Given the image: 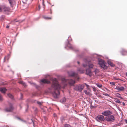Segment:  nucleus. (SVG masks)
<instances>
[{"instance_id":"nucleus-13","label":"nucleus","mask_w":127,"mask_h":127,"mask_svg":"<svg viewBox=\"0 0 127 127\" xmlns=\"http://www.w3.org/2000/svg\"><path fill=\"white\" fill-rule=\"evenodd\" d=\"M6 90L4 88H0V91L1 92L3 93H5Z\"/></svg>"},{"instance_id":"nucleus-6","label":"nucleus","mask_w":127,"mask_h":127,"mask_svg":"<svg viewBox=\"0 0 127 127\" xmlns=\"http://www.w3.org/2000/svg\"><path fill=\"white\" fill-rule=\"evenodd\" d=\"M106 120L108 121H113L114 120V118L113 115H111L106 117Z\"/></svg>"},{"instance_id":"nucleus-36","label":"nucleus","mask_w":127,"mask_h":127,"mask_svg":"<svg viewBox=\"0 0 127 127\" xmlns=\"http://www.w3.org/2000/svg\"><path fill=\"white\" fill-rule=\"evenodd\" d=\"M42 4L43 6L45 5L44 3V0H43V1L42 2Z\"/></svg>"},{"instance_id":"nucleus-17","label":"nucleus","mask_w":127,"mask_h":127,"mask_svg":"<svg viewBox=\"0 0 127 127\" xmlns=\"http://www.w3.org/2000/svg\"><path fill=\"white\" fill-rule=\"evenodd\" d=\"M108 63L109 65H110L111 66L113 67L114 66V64L113 63L110 61H108Z\"/></svg>"},{"instance_id":"nucleus-9","label":"nucleus","mask_w":127,"mask_h":127,"mask_svg":"<svg viewBox=\"0 0 127 127\" xmlns=\"http://www.w3.org/2000/svg\"><path fill=\"white\" fill-rule=\"evenodd\" d=\"M115 89L121 91H123L125 89L123 87H120L118 86H116Z\"/></svg>"},{"instance_id":"nucleus-32","label":"nucleus","mask_w":127,"mask_h":127,"mask_svg":"<svg viewBox=\"0 0 127 127\" xmlns=\"http://www.w3.org/2000/svg\"><path fill=\"white\" fill-rule=\"evenodd\" d=\"M85 85L86 86V87H87V88H88V89H89V86L87 85V84H86V83H85Z\"/></svg>"},{"instance_id":"nucleus-23","label":"nucleus","mask_w":127,"mask_h":127,"mask_svg":"<svg viewBox=\"0 0 127 127\" xmlns=\"http://www.w3.org/2000/svg\"><path fill=\"white\" fill-rule=\"evenodd\" d=\"M7 95L11 99L13 98V96L11 94L9 93Z\"/></svg>"},{"instance_id":"nucleus-30","label":"nucleus","mask_w":127,"mask_h":127,"mask_svg":"<svg viewBox=\"0 0 127 127\" xmlns=\"http://www.w3.org/2000/svg\"><path fill=\"white\" fill-rule=\"evenodd\" d=\"M98 71V70H97V69H95V74H96L97 73Z\"/></svg>"},{"instance_id":"nucleus-31","label":"nucleus","mask_w":127,"mask_h":127,"mask_svg":"<svg viewBox=\"0 0 127 127\" xmlns=\"http://www.w3.org/2000/svg\"><path fill=\"white\" fill-rule=\"evenodd\" d=\"M2 100V96L0 94V100Z\"/></svg>"},{"instance_id":"nucleus-1","label":"nucleus","mask_w":127,"mask_h":127,"mask_svg":"<svg viewBox=\"0 0 127 127\" xmlns=\"http://www.w3.org/2000/svg\"><path fill=\"white\" fill-rule=\"evenodd\" d=\"M50 80L52 82V88H53L55 90L53 94V96L55 98H58L60 94L59 90L61 89V86L58 84L56 79L51 78Z\"/></svg>"},{"instance_id":"nucleus-18","label":"nucleus","mask_w":127,"mask_h":127,"mask_svg":"<svg viewBox=\"0 0 127 127\" xmlns=\"http://www.w3.org/2000/svg\"><path fill=\"white\" fill-rule=\"evenodd\" d=\"M114 101L116 102L119 103H121V102L117 98H114Z\"/></svg>"},{"instance_id":"nucleus-28","label":"nucleus","mask_w":127,"mask_h":127,"mask_svg":"<svg viewBox=\"0 0 127 127\" xmlns=\"http://www.w3.org/2000/svg\"><path fill=\"white\" fill-rule=\"evenodd\" d=\"M64 127H72L70 126V125L68 124H65L64 125Z\"/></svg>"},{"instance_id":"nucleus-16","label":"nucleus","mask_w":127,"mask_h":127,"mask_svg":"<svg viewBox=\"0 0 127 127\" xmlns=\"http://www.w3.org/2000/svg\"><path fill=\"white\" fill-rule=\"evenodd\" d=\"M84 92L87 95H91L90 93L88 91L86 90H84Z\"/></svg>"},{"instance_id":"nucleus-40","label":"nucleus","mask_w":127,"mask_h":127,"mask_svg":"<svg viewBox=\"0 0 127 127\" xmlns=\"http://www.w3.org/2000/svg\"><path fill=\"white\" fill-rule=\"evenodd\" d=\"M122 104H123V105H124V106L125 105V104L124 102H123Z\"/></svg>"},{"instance_id":"nucleus-29","label":"nucleus","mask_w":127,"mask_h":127,"mask_svg":"<svg viewBox=\"0 0 127 127\" xmlns=\"http://www.w3.org/2000/svg\"><path fill=\"white\" fill-rule=\"evenodd\" d=\"M110 84H112L113 85H115V83L114 82H111L110 83Z\"/></svg>"},{"instance_id":"nucleus-39","label":"nucleus","mask_w":127,"mask_h":127,"mask_svg":"<svg viewBox=\"0 0 127 127\" xmlns=\"http://www.w3.org/2000/svg\"><path fill=\"white\" fill-rule=\"evenodd\" d=\"M64 81L66 82H67L66 80L65 79H64Z\"/></svg>"},{"instance_id":"nucleus-2","label":"nucleus","mask_w":127,"mask_h":127,"mask_svg":"<svg viewBox=\"0 0 127 127\" xmlns=\"http://www.w3.org/2000/svg\"><path fill=\"white\" fill-rule=\"evenodd\" d=\"M95 119L98 122L101 123L104 121L105 120L104 117L101 115H98L96 117Z\"/></svg>"},{"instance_id":"nucleus-22","label":"nucleus","mask_w":127,"mask_h":127,"mask_svg":"<svg viewBox=\"0 0 127 127\" xmlns=\"http://www.w3.org/2000/svg\"><path fill=\"white\" fill-rule=\"evenodd\" d=\"M88 66L90 68H92L94 66L92 64H90L89 63Z\"/></svg>"},{"instance_id":"nucleus-27","label":"nucleus","mask_w":127,"mask_h":127,"mask_svg":"<svg viewBox=\"0 0 127 127\" xmlns=\"http://www.w3.org/2000/svg\"><path fill=\"white\" fill-rule=\"evenodd\" d=\"M44 18L45 19L47 20L51 19H52V18L51 17H44Z\"/></svg>"},{"instance_id":"nucleus-48","label":"nucleus","mask_w":127,"mask_h":127,"mask_svg":"<svg viewBox=\"0 0 127 127\" xmlns=\"http://www.w3.org/2000/svg\"><path fill=\"white\" fill-rule=\"evenodd\" d=\"M21 95L22 96V94H21Z\"/></svg>"},{"instance_id":"nucleus-41","label":"nucleus","mask_w":127,"mask_h":127,"mask_svg":"<svg viewBox=\"0 0 127 127\" xmlns=\"http://www.w3.org/2000/svg\"><path fill=\"white\" fill-rule=\"evenodd\" d=\"M2 9V8H1L0 7V12L1 11Z\"/></svg>"},{"instance_id":"nucleus-10","label":"nucleus","mask_w":127,"mask_h":127,"mask_svg":"<svg viewBox=\"0 0 127 127\" xmlns=\"http://www.w3.org/2000/svg\"><path fill=\"white\" fill-rule=\"evenodd\" d=\"M2 8L3 9L4 11L5 12L9 11L10 10V9L9 7H6L5 6H3Z\"/></svg>"},{"instance_id":"nucleus-5","label":"nucleus","mask_w":127,"mask_h":127,"mask_svg":"<svg viewBox=\"0 0 127 127\" xmlns=\"http://www.w3.org/2000/svg\"><path fill=\"white\" fill-rule=\"evenodd\" d=\"M101 114L104 116H107L110 115L112 114V112L109 110H107L103 112Z\"/></svg>"},{"instance_id":"nucleus-12","label":"nucleus","mask_w":127,"mask_h":127,"mask_svg":"<svg viewBox=\"0 0 127 127\" xmlns=\"http://www.w3.org/2000/svg\"><path fill=\"white\" fill-rule=\"evenodd\" d=\"M8 1L11 6L12 7V6L14 5L15 3V1L14 0H8Z\"/></svg>"},{"instance_id":"nucleus-15","label":"nucleus","mask_w":127,"mask_h":127,"mask_svg":"<svg viewBox=\"0 0 127 127\" xmlns=\"http://www.w3.org/2000/svg\"><path fill=\"white\" fill-rule=\"evenodd\" d=\"M70 76H75L77 77V74L74 72H72L70 74Z\"/></svg>"},{"instance_id":"nucleus-35","label":"nucleus","mask_w":127,"mask_h":127,"mask_svg":"<svg viewBox=\"0 0 127 127\" xmlns=\"http://www.w3.org/2000/svg\"><path fill=\"white\" fill-rule=\"evenodd\" d=\"M105 95L106 96H109L108 94L107 93H106L105 94Z\"/></svg>"},{"instance_id":"nucleus-11","label":"nucleus","mask_w":127,"mask_h":127,"mask_svg":"<svg viewBox=\"0 0 127 127\" xmlns=\"http://www.w3.org/2000/svg\"><path fill=\"white\" fill-rule=\"evenodd\" d=\"M41 82L44 83H50V82L48 80L45 79H43L41 80Z\"/></svg>"},{"instance_id":"nucleus-37","label":"nucleus","mask_w":127,"mask_h":127,"mask_svg":"<svg viewBox=\"0 0 127 127\" xmlns=\"http://www.w3.org/2000/svg\"><path fill=\"white\" fill-rule=\"evenodd\" d=\"M38 8H39V10L40 8V5H39L38 6Z\"/></svg>"},{"instance_id":"nucleus-45","label":"nucleus","mask_w":127,"mask_h":127,"mask_svg":"<svg viewBox=\"0 0 127 127\" xmlns=\"http://www.w3.org/2000/svg\"><path fill=\"white\" fill-rule=\"evenodd\" d=\"M126 76H127V72L126 73Z\"/></svg>"},{"instance_id":"nucleus-21","label":"nucleus","mask_w":127,"mask_h":127,"mask_svg":"<svg viewBox=\"0 0 127 127\" xmlns=\"http://www.w3.org/2000/svg\"><path fill=\"white\" fill-rule=\"evenodd\" d=\"M9 58V55H8L7 56H6L4 57V62H5L6 60H8V59Z\"/></svg>"},{"instance_id":"nucleus-33","label":"nucleus","mask_w":127,"mask_h":127,"mask_svg":"<svg viewBox=\"0 0 127 127\" xmlns=\"http://www.w3.org/2000/svg\"><path fill=\"white\" fill-rule=\"evenodd\" d=\"M37 103L38 104H39V105H41V103L39 102L38 101L37 102Z\"/></svg>"},{"instance_id":"nucleus-42","label":"nucleus","mask_w":127,"mask_h":127,"mask_svg":"<svg viewBox=\"0 0 127 127\" xmlns=\"http://www.w3.org/2000/svg\"><path fill=\"white\" fill-rule=\"evenodd\" d=\"M125 122L127 123V120H125Z\"/></svg>"},{"instance_id":"nucleus-24","label":"nucleus","mask_w":127,"mask_h":127,"mask_svg":"<svg viewBox=\"0 0 127 127\" xmlns=\"http://www.w3.org/2000/svg\"><path fill=\"white\" fill-rule=\"evenodd\" d=\"M19 83L20 84H23L24 86H26V84L22 81H20L19 82Z\"/></svg>"},{"instance_id":"nucleus-7","label":"nucleus","mask_w":127,"mask_h":127,"mask_svg":"<svg viewBox=\"0 0 127 127\" xmlns=\"http://www.w3.org/2000/svg\"><path fill=\"white\" fill-rule=\"evenodd\" d=\"M13 109V107L11 104H10L9 107L6 108L5 110L7 112H10L12 111Z\"/></svg>"},{"instance_id":"nucleus-46","label":"nucleus","mask_w":127,"mask_h":127,"mask_svg":"<svg viewBox=\"0 0 127 127\" xmlns=\"http://www.w3.org/2000/svg\"><path fill=\"white\" fill-rule=\"evenodd\" d=\"M62 121L63 120V121H64V119H63V120H62Z\"/></svg>"},{"instance_id":"nucleus-47","label":"nucleus","mask_w":127,"mask_h":127,"mask_svg":"<svg viewBox=\"0 0 127 127\" xmlns=\"http://www.w3.org/2000/svg\"><path fill=\"white\" fill-rule=\"evenodd\" d=\"M115 79L116 80H118V79L117 78H115Z\"/></svg>"},{"instance_id":"nucleus-26","label":"nucleus","mask_w":127,"mask_h":127,"mask_svg":"<svg viewBox=\"0 0 127 127\" xmlns=\"http://www.w3.org/2000/svg\"><path fill=\"white\" fill-rule=\"evenodd\" d=\"M120 95L119 94H117L116 95L118 97L121 99H122L123 98V97H122L120 96Z\"/></svg>"},{"instance_id":"nucleus-38","label":"nucleus","mask_w":127,"mask_h":127,"mask_svg":"<svg viewBox=\"0 0 127 127\" xmlns=\"http://www.w3.org/2000/svg\"><path fill=\"white\" fill-rule=\"evenodd\" d=\"M6 27L7 28H8L9 27V26L8 25H7Z\"/></svg>"},{"instance_id":"nucleus-20","label":"nucleus","mask_w":127,"mask_h":127,"mask_svg":"<svg viewBox=\"0 0 127 127\" xmlns=\"http://www.w3.org/2000/svg\"><path fill=\"white\" fill-rule=\"evenodd\" d=\"M78 71L79 73H83L84 72V70H82L81 69H79L78 70Z\"/></svg>"},{"instance_id":"nucleus-8","label":"nucleus","mask_w":127,"mask_h":127,"mask_svg":"<svg viewBox=\"0 0 127 127\" xmlns=\"http://www.w3.org/2000/svg\"><path fill=\"white\" fill-rule=\"evenodd\" d=\"M86 74L88 75L89 76L91 77L92 75V73L91 71L89 68L86 69Z\"/></svg>"},{"instance_id":"nucleus-25","label":"nucleus","mask_w":127,"mask_h":127,"mask_svg":"<svg viewBox=\"0 0 127 127\" xmlns=\"http://www.w3.org/2000/svg\"><path fill=\"white\" fill-rule=\"evenodd\" d=\"M97 86L99 88H101L102 87V85L99 84H96Z\"/></svg>"},{"instance_id":"nucleus-14","label":"nucleus","mask_w":127,"mask_h":127,"mask_svg":"<svg viewBox=\"0 0 127 127\" xmlns=\"http://www.w3.org/2000/svg\"><path fill=\"white\" fill-rule=\"evenodd\" d=\"M69 84L71 85H73L75 83V81L72 80H70L68 81Z\"/></svg>"},{"instance_id":"nucleus-19","label":"nucleus","mask_w":127,"mask_h":127,"mask_svg":"<svg viewBox=\"0 0 127 127\" xmlns=\"http://www.w3.org/2000/svg\"><path fill=\"white\" fill-rule=\"evenodd\" d=\"M66 100V99L65 98H63L61 100V102L62 103H64L65 102Z\"/></svg>"},{"instance_id":"nucleus-3","label":"nucleus","mask_w":127,"mask_h":127,"mask_svg":"<svg viewBox=\"0 0 127 127\" xmlns=\"http://www.w3.org/2000/svg\"><path fill=\"white\" fill-rule=\"evenodd\" d=\"M98 64L101 67L104 69L107 68V66L105 65L104 61L102 60H100L99 61Z\"/></svg>"},{"instance_id":"nucleus-43","label":"nucleus","mask_w":127,"mask_h":127,"mask_svg":"<svg viewBox=\"0 0 127 127\" xmlns=\"http://www.w3.org/2000/svg\"><path fill=\"white\" fill-rule=\"evenodd\" d=\"M95 101L97 102H98V100H95Z\"/></svg>"},{"instance_id":"nucleus-34","label":"nucleus","mask_w":127,"mask_h":127,"mask_svg":"<svg viewBox=\"0 0 127 127\" xmlns=\"http://www.w3.org/2000/svg\"><path fill=\"white\" fill-rule=\"evenodd\" d=\"M87 66V64H83V66L85 67H86V66Z\"/></svg>"},{"instance_id":"nucleus-4","label":"nucleus","mask_w":127,"mask_h":127,"mask_svg":"<svg viewBox=\"0 0 127 127\" xmlns=\"http://www.w3.org/2000/svg\"><path fill=\"white\" fill-rule=\"evenodd\" d=\"M84 86L83 85H79L77 86L76 90L79 92H81L84 89Z\"/></svg>"},{"instance_id":"nucleus-44","label":"nucleus","mask_w":127,"mask_h":127,"mask_svg":"<svg viewBox=\"0 0 127 127\" xmlns=\"http://www.w3.org/2000/svg\"><path fill=\"white\" fill-rule=\"evenodd\" d=\"M77 63H78V64H79V63H80V62H77Z\"/></svg>"}]
</instances>
